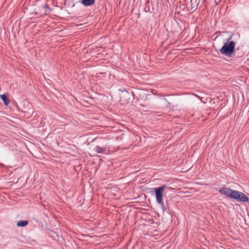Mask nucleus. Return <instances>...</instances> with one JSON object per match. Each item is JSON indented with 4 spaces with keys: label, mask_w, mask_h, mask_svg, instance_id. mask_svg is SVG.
<instances>
[{
    "label": "nucleus",
    "mask_w": 249,
    "mask_h": 249,
    "mask_svg": "<svg viewBox=\"0 0 249 249\" xmlns=\"http://www.w3.org/2000/svg\"><path fill=\"white\" fill-rule=\"evenodd\" d=\"M0 98L1 100L4 103V105L8 106L9 104L10 101L6 94H3L2 95H0Z\"/></svg>",
    "instance_id": "0eeeda50"
},
{
    "label": "nucleus",
    "mask_w": 249,
    "mask_h": 249,
    "mask_svg": "<svg viewBox=\"0 0 249 249\" xmlns=\"http://www.w3.org/2000/svg\"><path fill=\"white\" fill-rule=\"evenodd\" d=\"M35 11L36 15L39 14L40 16H42L49 14L51 13L52 10L47 4H45L39 5L38 9H35Z\"/></svg>",
    "instance_id": "7ed1b4c3"
},
{
    "label": "nucleus",
    "mask_w": 249,
    "mask_h": 249,
    "mask_svg": "<svg viewBox=\"0 0 249 249\" xmlns=\"http://www.w3.org/2000/svg\"><path fill=\"white\" fill-rule=\"evenodd\" d=\"M231 198L242 202H246L249 201V198L245 195L236 190H233Z\"/></svg>",
    "instance_id": "20e7f679"
},
{
    "label": "nucleus",
    "mask_w": 249,
    "mask_h": 249,
    "mask_svg": "<svg viewBox=\"0 0 249 249\" xmlns=\"http://www.w3.org/2000/svg\"><path fill=\"white\" fill-rule=\"evenodd\" d=\"M166 187V186L165 185H162L159 187L155 188L154 190L156 201L157 203L160 205V207L162 210L163 213H167L170 214L171 213V210L169 206L168 200H166V202L165 204L162 201L163 193Z\"/></svg>",
    "instance_id": "f257e3e1"
},
{
    "label": "nucleus",
    "mask_w": 249,
    "mask_h": 249,
    "mask_svg": "<svg viewBox=\"0 0 249 249\" xmlns=\"http://www.w3.org/2000/svg\"><path fill=\"white\" fill-rule=\"evenodd\" d=\"M233 192V190L227 187H222L219 190V192L221 194L231 198Z\"/></svg>",
    "instance_id": "39448f33"
},
{
    "label": "nucleus",
    "mask_w": 249,
    "mask_h": 249,
    "mask_svg": "<svg viewBox=\"0 0 249 249\" xmlns=\"http://www.w3.org/2000/svg\"><path fill=\"white\" fill-rule=\"evenodd\" d=\"M145 11L146 12H151L152 13V10H151L150 7L148 6H146L145 7Z\"/></svg>",
    "instance_id": "9d476101"
},
{
    "label": "nucleus",
    "mask_w": 249,
    "mask_h": 249,
    "mask_svg": "<svg viewBox=\"0 0 249 249\" xmlns=\"http://www.w3.org/2000/svg\"><path fill=\"white\" fill-rule=\"evenodd\" d=\"M231 38H228L227 42L224 43L223 46L220 49L219 52L223 55L232 57L235 50V43L234 41H230Z\"/></svg>",
    "instance_id": "f03ea898"
},
{
    "label": "nucleus",
    "mask_w": 249,
    "mask_h": 249,
    "mask_svg": "<svg viewBox=\"0 0 249 249\" xmlns=\"http://www.w3.org/2000/svg\"><path fill=\"white\" fill-rule=\"evenodd\" d=\"M131 94L132 96H133V97L134 96L135 94H134V93L133 92H131Z\"/></svg>",
    "instance_id": "9b49d317"
},
{
    "label": "nucleus",
    "mask_w": 249,
    "mask_h": 249,
    "mask_svg": "<svg viewBox=\"0 0 249 249\" xmlns=\"http://www.w3.org/2000/svg\"><path fill=\"white\" fill-rule=\"evenodd\" d=\"M95 0H82L81 3L85 6H89L93 5Z\"/></svg>",
    "instance_id": "423d86ee"
},
{
    "label": "nucleus",
    "mask_w": 249,
    "mask_h": 249,
    "mask_svg": "<svg viewBox=\"0 0 249 249\" xmlns=\"http://www.w3.org/2000/svg\"><path fill=\"white\" fill-rule=\"evenodd\" d=\"M28 221L27 220H20L17 222V226L18 227H23L27 225Z\"/></svg>",
    "instance_id": "6e6552de"
},
{
    "label": "nucleus",
    "mask_w": 249,
    "mask_h": 249,
    "mask_svg": "<svg viewBox=\"0 0 249 249\" xmlns=\"http://www.w3.org/2000/svg\"><path fill=\"white\" fill-rule=\"evenodd\" d=\"M94 150L95 152H96L97 153H103L106 151V148L104 147H100L98 145L96 146Z\"/></svg>",
    "instance_id": "1a4fd4ad"
},
{
    "label": "nucleus",
    "mask_w": 249,
    "mask_h": 249,
    "mask_svg": "<svg viewBox=\"0 0 249 249\" xmlns=\"http://www.w3.org/2000/svg\"><path fill=\"white\" fill-rule=\"evenodd\" d=\"M124 91H126L127 93H128V92L126 90H124Z\"/></svg>",
    "instance_id": "f8f14e48"
}]
</instances>
